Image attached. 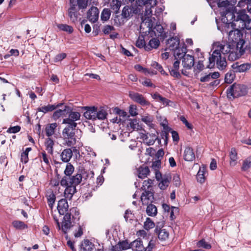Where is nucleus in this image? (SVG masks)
<instances>
[{
    "label": "nucleus",
    "instance_id": "f257e3e1",
    "mask_svg": "<svg viewBox=\"0 0 251 251\" xmlns=\"http://www.w3.org/2000/svg\"><path fill=\"white\" fill-rule=\"evenodd\" d=\"M243 34L238 29H234L229 31L228 34V42H216L213 45L214 50L209 57L208 68H214L215 65L220 70H224L227 66L225 57L223 54H228V59L233 61L239 58L248 49L245 46V41L243 38Z\"/></svg>",
    "mask_w": 251,
    "mask_h": 251
},
{
    "label": "nucleus",
    "instance_id": "f03ea898",
    "mask_svg": "<svg viewBox=\"0 0 251 251\" xmlns=\"http://www.w3.org/2000/svg\"><path fill=\"white\" fill-rule=\"evenodd\" d=\"M218 7L220 8V12L224 22L229 24L232 23L230 22L232 20L234 16V4H232L229 0H216Z\"/></svg>",
    "mask_w": 251,
    "mask_h": 251
},
{
    "label": "nucleus",
    "instance_id": "7ed1b4c3",
    "mask_svg": "<svg viewBox=\"0 0 251 251\" xmlns=\"http://www.w3.org/2000/svg\"><path fill=\"white\" fill-rule=\"evenodd\" d=\"M63 144L68 147L74 146L77 141V136L75 135V128L66 126L62 131Z\"/></svg>",
    "mask_w": 251,
    "mask_h": 251
},
{
    "label": "nucleus",
    "instance_id": "20e7f679",
    "mask_svg": "<svg viewBox=\"0 0 251 251\" xmlns=\"http://www.w3.org/2000/svg\"><path fill=\"white\" fill-rule=\"evenodd\" d=\"M226 93L229 98L243 96L247 93V87L244 85L234 83L227 89Z\"/></svg>",
    "mask_w": 251,
    "mask_h": 251
},
{
    "label": "nucleus",
    "instance_id": "39448f33",
    "mask_svg": "<svg viewBox=\"0 0 251 251\" xmlns=\"http://www.w3.org/2000/svg\"><path fill=\"white\" fill-rule=\"evenodd\" d=\"M82 179V176L81 174L77 173L75 175H71L69 177L67 176H63L60 180V183L62 186L71 185L76 187L81 183Z\"/></svg>",
    "mask_w": 251,
    "mask_h": 251
},
{
    "label": "nucleus",
    "instance_id": "423d86ee",
    "mask_svg": "<svg viewBox=\"0 0 251 251\" xmlns=\"http://www.w3.org/2000/svg\"><path fill=\"white\" fill-rule=\"evenodd\" d=\"M67 113L68 118H66L63 119L62 124H67V126L70 127L75 128L77 126V124L75 121L79 120L80 117V114L78 112L73 111L71 107L69 106V111Z\"/></svg>",
    "mask_w": 251,
    "mask_h": 251
},
{
    "label": "nucleus",
    "instance_id": "0eeeda50",
    "mask_svg": "<svg viewBox=\"0 0 251 251\" xmlns=\"http://www.w3.org/2000/svg\"><path fill=\"white\" fill-rule=\"evenodd\" d=\"M148 31L150 36H154L161 40H164L168 37V33L164 31L163 26L161 25H156L153 29L149 27Z\"/></svg>",
    "mask_w": 251,
    "mask_h": 251
},
{
    "label": "nucleus",
    "instance_id": "6e6552de",
    "mask_svg": "<svg viewBox=\"0 0 251 251\" xmlns=\"http://www.w3.org/2000/svg\"><path fill=\"white\" fill-rule=\"evenodd\" d=\"M129 97L133 101L139 103L142 106H149L150 104V102L142 95L139 93L131 92L129 93Z\"/></svg>",
    "mask_w": 251,
    "mask_h": 251
},
{
    "label": "nucleus",
    "instance_id": "1a4fd4ad",
    "mask_svg": "<svg viewBox=\"0 0 251 251\" xmlns=\"http://www.w3.org/2000/svg\"><path fill=\"white\" fill-rule=\"evenodd\" d=\"M99 16V9L95 6H92L87 13V18L89 21L93 23L96 22Z\"/></svg>",
    "mask_w": 251,
    "mask_h": 251
},
{
    "label": "nucleus",
    "instance_id": "9d476101",
    "mask_svg": "<svg viewBox=\"0 0 251 251\" xmlns=\"http://www.w3.org/2000/svg\"><path fill=\"white\" fill-rule=\"evenodd\" d=\"M249 16L246 14L245 9L239 10L238 12L234 13V16L233 18L234 21L239 23V25H241L242 23L245 22Z\"/></svg>",
    "mask_w": 251,
    "mask_h": 251
},
{
    "label": "nucleus",
    "instance_id": "9b49d317",
    "mask_svg": "<svg viewBox=\"0 0 251 251\" xmlns=\"http://www.w3.org/2000/svg\"><path fill=\"white\" fill-rule=\"evenodd\" d=\"M174 50V55L176 59H181L186 54L187 48L184 43L180 45Z\"/></svg>",
    "mask_w": 251,
    "mask_h": 251
},
{
    "label": "nucleus",
    "instance_id": "f8f14e48",
    "mask_svg": "<svg viewBox=\"0 0 251 251\" xmlns=\"http://www.w3.org/2000/svg\"><path fill=\"white\" fill-rule=\"evenodd\" d=\"M182 59V64L183 67L190 69L194 66L195 60L193 56L186 54Z\"/></svg>",
    "mask_w": 251,
    "mask_h": 251
},
{
    "label": "nucleus",
    "instance_id": "ddd939ff",
    "mask_svg": "<svg viewBox=\"0 0 251 251\" xmlns=\"http://www.w3.org/2000/svg\"><path fill=\"white\" fill-rule=\"evenodd\" d=\"M160 223H158L156 226L155 229V232L158 235L159 239L161 241H165L169 237V232L165 229H161L162 226V224L159 226Z\"/></svg>",
    "mask_w": 251,
    "mask_h": 251
},
{
    "label": "nucleus",
    "instance_id": "4468645a",
    "mask_svg": "<svg viewBox=\"0 0 251 251\" xmlns=\"http://www.w3.org/2000/svg\"><path fill=\"white\" fill-rule=\"evenodd\" d=\"M63 105V103H59L58 104H48L43 106L39 107L37 108V112H42L44 114L47 113L49 112H51L55 109L61 107Z\"/></svg>",
    "mask_w": 251,
    "mask_h": 251
},
{
    "label": "nucleus",
    "instance_id": "2eb2a0df",
    "mask_svg": "<svg viewBox=\"0 0 251 251\" xmlns=\"http://www.w3.org/2000/svg\"><path fill=\"white\" fill-rule=\"evenodd\" d=\"M68 15L72 23H75L77 22L80 14L78 10L76 9L75 4L72 5L69 8L68 10Z\"/></svg>",
    "mask_w": 251,
    "mask_h": 251
},
{
    "label": "nucleus",
    "instance_id": "dca6fc26",
    "mask_svg": "<svg viewBox=\"0 0 251 251\" xmlns=\"http://www.w3.org/2000/svg\"><path fill=\"white\" fill-rule=\"evenodd\" d=\"M68 111H69V106L64 105L62 109H58L53 113L52 118L54 120H56L61 117H66Z\"/></svg>",
    "mask_w": 251,
    "mask_h": 251
},
{
    "label": "nucleus",
    "instance_id": "f3484780",
    "mask_svg": "<svg viewBox=\"0 0 251 251\" xmlns=\"http://www.w3.org/2000/svg\"><path fill=\"white\" fill-rule=\"evenodd\" d=\"M166 44L170 50H175L180 45L179 39L177 36L171 37L167 40Z\"/></svg>",
    "mask_w": 251,
    "mask_h": 251
},
{
    "label": "nucleus",
    "instance_id": "a211bd4d",
    "mask_svg": "<svg viewBox=\"0 0 251 251\" xmlns=\"http://www.w3.org/2000/svg\"><path fill=\"white\" fill-rule=\"evenodd\" d=\"M143 204L148 205L154 200L153 194L150 191H144L141 197Z\"/></svg>",
    "mask_w": 251,
    "mask_h": 251
},
{
    "label": "nucleus",
    "instance_id": "6ab92c4d",
    "mask_svg": "<svg viewBox=\"0 0 251 251\" xmlns=\"http://www.w3.org/2000/svg\"><path fill=\"white\" fill-rule=\"evenodd\" d=\"M69 205L65 199H62L58 202L57 210L60 215H64L68 211Z\"/></svg>",
    "mask_w": 251,
    "mask_h": 251
},
{
    "label": "nucleus",
    "instance_id": "aec40b11",
    "mask_svg": "<svg viewBox=\"0 0 251 251\" xmlns=\"http://www.w3.org/2000/svg\"><path fill=\"white\" fill-rule=\"evenodd\" d=\"M86 111L84 113V116L87 119L96 120V107H86Z\"/></svg>",
    "mask_w": 251,
    "mask_h": 251
},
{
    "label": "nucleus",
    "instance_id": "412c9836",
    "mask_svg": "<svg viewBox=\"0 0 251 251\" xmlns=\"http://www.w3.org/2000/svg\"><path fill=\"white\" fill-rule=\"evenodd\" d=\"M73 156V151L71 148L64 149L60 154L61 160L65 163H68Z\"/></svg>",
    "mask_w": 251,
    "mask_h": 251
},
{
    "label": "nucleus",
    "instance_id": "4be33fe9",
    "mask_svg": "<svg viewBox=\"0 0 251 251\" xmlns=\"http://www.w3.org/2000/svg\"><path fill=\"white\" fill-rule=\"evenodd\" d=\"M195 158V153L190 147L185 148L184 152V159L187 161H192Z\"/></svg>",
    "mask_w": 251,
    "mask_h": 251
},
{
    "label": "nucleus",
    "instance_id": "5701e85b",
    "mask_svg": "<svg viewBox=\"0 0 251 251\" xmlns=\"http://www.w3.org/2000/svg\"><path fill=\"white\" fill-rule=\"evenodd\" d=\"M171 180V176L170 175H165L161 181L159 183L158 186L161 190H165L169 186Z\"/></svg>",
    "mask_w": 251,
    "mask_h": 251
},
{
    "label": "nucleus",
    "instance_id": "b1692460",
    "mask_svg": "<svg viewBox=\"0 0 251 251\" xmlns=\"http://www.w3.org/2000/svg\"><path fill=\"white\" fill-rule=\"evenodd\" d=\"M137 172L138 177L143 179L149 175L150 169L148 166L142 165L138 168Z\"/></svg>",
    "mask_w": 251,
    "mask_h": 251
},
{
    "label": "nucleus",
    "instance_id": "393cba45",
    "mask_svg": "<svg viewBox=\"0 0 251 251\" xmlns=\"http://www.w3.org/2000/svg\"><path fill=\"white\" fill-rule=\"evenodd\" d=\"M107 112L104 107H96V120H102L106 118Z\"/></svg>",
    "mask_w": 251,
    "mask_h": 251
},
{
    "label": "nucleus",
    "instance_id": "a878e982",
    "mask_svg": "<svg viewBox=\"0 0 251 251\" xmlns=\"http://www.w3.org/2000/svg\"><path fill=\"white\" fill-rule=\"evenodd\" d=\"M160 44V41L158 38H152L149 42L148 45L145 47V50H151L152 49H156Z\"/></svg>",
    "mask_w": 251,
    "mask_h": 251
},
{
    "label": "nucleus",
    "instance_id": "bb28decb",
    "mask_svg": "<svg viewBox=\"0 0 251 251\" xmlns=\"http://www.w3.org/2000/svg\"><path fill=\"white\" fill-rule=\"evenodd\" d=\"M131 249L134 251H143L144 247L141 239H137L131 242Z\"/></svg>",
    "mask_w": 251,
    "mask_h": 251
},
{
    "label": "nucleus",
    "instance_id": "cd10ccee",
    "mask_svg": "<svg viewBox=\"0 0 251 251\" xmlns=\"http://www.w3.org/2000/svg\"><path fill=\"white\" fill-rule=\"evenodd\" d=\"M135 10L134 9L133 7H131L128 6H125L122 10V18L126 19L130 18L132 16V14L134 12Z\"/></svg>",
    "mask_w": 251,
    "mask_h": 251
},
{
    "label": "nucleus",
    "instance_id": "c85d7f7f",
    "mask_svg": "<svg viewBox=\"0 0 251 251\" xmlns=\"http://www.w3.org/2000/svg\"><path fill=\"white\" fill-rule=\"evenodd\" d=\"M230 162L229 164L231 166H234L237 164V160L238 159L237 153L236 149L234 148L231 149L229 152Z\"/></svg>",
    "mask_w": 251,
    "mask_h": 251
},
{
    "label": "nucleus",
    "instance_id": "c756f323",
    "mask_svg": "<svg viewBox=\"0 0 251 251\" xmlns=\"http://www.w3.org/2000/svg\"><path fill=\"white\" fill-rule=\"evenodd\" d=\"M54 145V141L51 138H48L46 140L45 146L46 150L51 155L53 153V146Z\"/></svg>",
    "mask_w": 251,
    "mask_h": 251
},
{
    "label": "nucleus",
    "instance_id": "7c9ffc66",
    "mask_svg": "<svg viewBox=\"0 0 251 251\" xmlns=\"http://www.w3.org/2000/svg\"><path fill=\"white\" fill-rule=\"evenodd\" d=\"M234 69L236 72L243 73L249 70L251 67V64L250 63H244L240 65H236V66H233Z\"/></svg>",
    "mask_w": 251,
    "mask_h": 251
},
{
    "label": "nucleus",
    "instance_id": "2f4dec72",
    "mask_svg": "<svg viewBox=\"0 0 251 251\" xmlns=\"http://www.w3.org/2000/svg\"><path fill=\"white\" fill-rule=\"evenodd\" d=\"M205 173V168L204 167H200L197 173V181L201 183H203L205 181L204 174Z\"/></svg>",
    "mask_w": 251,
    "mask_h": 251
},
{
    "label": "nucleus",
    "instance_id": "473e14b6",
    "mask_svg": "<svg viewBox=\"0 0 251 251\" xmlns=\"http://www.w3.org/2000/svg\"><path fill=\"white\" fill-rule=\"evenodd\" d=\"M12 225L14 227V228L18 230H22L24 229L27 228L28 227L27 225L25 224L24 222L21 221H14L12 223Z\"/></svg>",
    "mask_w": 251,
    "mask_h": 251
},
{
    "label": "nucleus",
    "instance_id": "72a5a7b5",
    "mask_svg": "<svg viewBox=\"0 0 251 251\" xmlns=\"http://www.w3.org/2000/svg\"><path fill=\"white\" fill-rule=\"evenodd\" d=\"M111 15V11L108 8H104L102 11L100 15V19L101 21L104 23L108 21Z\"/></svg>",
    "mask_w": 251,
    "mask_h": 251
},
{
    "label": "nucleus",
    "instance_id": "f704fd0d",
    "mask_svg": "<svg viewBox=\"0 0 251 251\" xmlns=\"http://www.w3.org/2000/svg\"><path fill=\"white\" fill-rule=\"evenodd\" d=\"M146 212L150 216H155L157 213V208L154 205L150 204L147 206Z\"/></svg>",
    "mask_w": 251,
    "mask_h": 251
},
{
    "label": "nucleus",
    "instance_id": "c9c22d12",
    "mask_svg": "<svg viewBox=\"0 0 251 251\" xmlns=\"http://www.w3.org/2000/svg\"><path fill=\"white\" fill-rule=\"evenodd\" d=\"M47 200H48V203L49 207L51 209H52L53 204L55 201L56 200V196L53 193V192L52 191L50 192L48 195L47 196Z\"/></svg>",
    "mask_w": 251,
    "mask_h": 251
},
{
    "label": "nucleus",
    "instance_id": "e433bc0d",
    "mask_svg": "<svg viewBox=\"0 0 251 251\" xmlns=\"http://www.w3.org/2000/svg\"><path fill=\"white\" fill-rule=\"evenodd\" d=\"M57 26L59 29L66 31L70 34L72 33L74 31L72 26L66 24H58L57 25Z\"/></svg>",
    "mask_w": 251,
    "mask_h": 251
},
{
    "label": "nucleus",
    "instance_id": "4c0bfd02",
    "mask_svg": "<svg viewBox=\"0 0 251 251\" xmlns=\"http://www.w3.org/2000/svg\"><path fill=\"white\" fill-rule=\"evenodd\" d=\"M57 127L56 123H52L46 128V135L50 137L53 135L54 133V129Z\"/></svg>",
    "mask_w": 251,
    "mask_h": 251
},
{
    "label": "nucleus",
    "instance_id": "58836bf2",
    "mask_svg": "<svg viewBox=\"0 0 251 251\" xmlns=\"http://www.w3.org/2000/svg\"><path fill=\"white\" fill-rule=\"evenodd\" d=\"M238 27L241 29H251V19L249 17L241 25H239Z\"/></svg>",
    "mask_w": 251,
    "mask_h": 251
},
{
    "label": "nucleus",
    "instance_id": "ea45409f",
    "mask_svg": "<svg viewBox=\"0 0 251 251\" xmlns=\"http://www.w3.org/2000/svg\"><path fill=\"white\" fill-rule=\"evenodd\" d=\"M154 226V222L150 218H147L144 224V228L147 230H149Z\"/></svg>",
    "mask_w": 251,
    "mask_h": 251
},
{
    "label": "nucleus",
    "instance_id": "a19ab883",
    "mask_svg": "<svg viewBox=\"0 0 251 251\" xmlns=\"http://www.w3.org/2000/svg\"><path fill=\"white\" fill-rule=\"evenodd\" d=\"M74 171V167L71 163H68L66 165V168L64 171L65 176H70Z\"/></svg>",
    "mask_w": 251,
    "mask_h": 251
},
{
    "label": "nucleus",
    "instance_id": "79ce46f5",
    "mask_svg": "<svg viewBox=\"0 0 251 251\" xmlns=\"http://www.w3.org/2000/svg\"><path fill=\"white\" fill-rule=\"evenodd\" d=\"M251 167V158L248 157L243 161L241 170L243 171H246Z\"/></svg>",
    "mask_w": 251,
    "mask_h": 251
},
{
    "label": "nucleus",
    "instance_id": "37998d69",
    "mask_svg": "<svg viewBox=\"0 0 251 251\" xmlns=\"http://www.w3.org/2000/svg\"><path fill=\"white\" fill-rule=\"evenodd\" d=\"M121 2L118 0H113L111 4V9L116 13H118L120 8L121 7Z\"/></svg>",
    "mask_w": 251,
    "mask_h": 251
},
{
    "label": "nucleus",
    "instance_id": "c03bdc74",
    "mask_svg": "<svg viewBox=\"0 0 251 251\" xmlns=\"http://www.w3.org/2000/svg\"><path fill=\"white\" fill-rule=\"evenodd\" d=\"M145 39L146 37L143 35L140 36L136 41V46L139 48H144L145 49V47L147 46L145 41Z\"/></svg>",
    "mask_w": 251,
    "mask_h": 251
},
{
    "label": "nucleus",
    "instance_id": "a18cd8bd",
    "mask_svg": "<svg viewBox=\"0 0 251 251\" xmlns=\"http://www.w3.org/2000/svg\"><path fill=\"white\" fill-rule=\"evenodd\" d=\"M66 187L65 190V194H67V193L70 195V198H72L73 194L76 191V187L75 186L68 185V186H64Z\"/></svg>",
    "mask_w": 251,
    "mask_h": 251
},
{
    "label": "nucleus",
    "instance_id": "49530a36",
    "mask_svg": "<svg viewBox=\"0 0 251 251\" xmlns=\"http://www.w3.org/2000/svg\"><path fill=\"white\" fill-rule=\"evenodd\" d=\"M82 249L84 251H92L94 246L92 243L89 240H85L82 244Z\"/></svg>",
    "mask_w": 251,
    "mask_h": 251
},
{
    "label": "nucleus",
    "instance_id": "de8ad7c7",
    "mask_svg": "<svg viewBox=\"0 0 251 251\" xmlns=\"http://www.w3.org/2000/svg\"><path fill=\"white\" fill-rule=\"evenodd\" d=\"M73 226L71 222H66L63 221L61 226V229L62 231L66 234L68 229H69Z\"/></svg>",
    "mask_w": 251,
    "mask_h": 251
},
{
    "label": "nucleus",
    "instance_id": "09e8293b",
    "mask_svg": "<svg viewBox=\"0 0 251 251\" xmlns=\"http://www.w3.org/2000/svg\"><path fill=\"white\" fill-rule=\"evenodd\" d=\"M138 1L139 5L149 4L151 7H152L156 4V0H138Z\"/></svg>",
    "mask_w": 251,
    "mask_h": 251
},
{
    "label": "nucleus",
    "instance_id": "8fccbe9b",
    "mask_svg": "<svg viewBox=\"0 0 251 251\" xmlns=\"http://www.w3.org/2000/svg\"><path fill=\"white\" fill-rule=\"evenodd\" d=\"M199 248H203L205 249H210L211 246L210 244L207 243L204 239L199 241L197 244Z\"/></svg>",
    "mask_w": 251,
    "mask_h": 251
},
{
    "label": "nucleus",
    "instance_id": "3c124183",
    "mask_svg": "<svg viewBox=\"0 0 251 251\" xmlns=\"http://www.w3.org/2000/svg\"><path fill=\"white\" fill-rule=\"evenodd\" d=\"M169 70L171 75L173 77L178 79L181 78V74L178 72V69H175V68L170 67L169 69Z\"/></svg>",
    "mask_w": 251,
    "mask_h": 251
},
{
    "label": "nucleus",
    "instance_id": "603ef678",
    "mask_svg": "<svg viewBox=\"0 0 251 251\" xmlns=\"http://www.w3.org/2000/svg\"><path fill=\"white\" fill-rule=\"evenodd\" d=\"M234 78V74L232 72H228L225 75V81L226 83L230 84Z\"/></svg>",
    "mask_w": 251,
    "mask_h": 251
},
{
    "label": "nucleus",
    "instance_id": "864d4df0",
    "mask_svg": "<svg viewBox=\"0 0 251 251\" xmlns=\"http://www.w3.org/2000/svg\"><path fill=\"white\" fill-rule=\"evenodd\" d=\"M122 250H126L131 248V243H128L127 240L123 241L118 243Z\"/></svg>",
    "mask_w": 251,
    "mask_h": 251
},
{
    "label": "nucleus",
    "instance_id": "5fc2aeb1",
    "mask_svg": "<svg viewBox=\"0 0 251 251\" xmlns=\"http://www.w3.org/2000/svg\"><path fill=\"white\" fill-rule=\"evenodd\" d=\"M173 182L174 184L176 187H179L181 185V180L179 175H178L177 174H175L173 175Z\"/></svg>",
    "mask_w": 251,
    "mask_h": 251
},
{
    "label": "nucleus",
    "instance_id": "6e6d98bb",
    "mask_svg": "<svg viewBox=\"0 0 251 251\" xmlns=\"http://www.w3.org/2000/svg\"><path fill=\"white\" fill-rule=\"evenodd\" d=\"M77 5L79 9H85L88 5V0H77Z\"/></svg>",
    "mask_w": 251,
    "mask_h": 251
},
{
    "label": "nucleus",
    "instance_id": "4d7b16f0",
    "mask_svg": "<svg viewBox=\"0 0 251 251\" xmlns=\"http://www.w3.org/2000/svg\"><path fill=\"white\" fill-rule=\"evenodd\" d=\"M21 130V127L19 126H11L7 130V132L9 133H16L19 132Z\"/></svg>",
    "mask_w": 251,
    "mask_h": 251
},
{
    "label": "nucleus",
    "instance_id": "13d9d810",
    "mask_svg": "<svg viewBox=\"0 0 251 251\" xmlns=\"http://www.w3.org/2000/svg\"><path fill=\"white\" fill-rule=\"evenodd\" d=\"M66 57V54L65 53H61L58 54H57L54 57V61L55 62H57L61 61Z\"/></svg>",
    "mask_w": 251,
    "mask_h": 251
},
{
    "label": "nucleus",
    "instance_id": "bf43d9fd",
    "mask_svg": "<svg viewBox=\"0 0 251 251\" xmlns=\"http://www.w3.org/2000/svg\"><path fill=\"white\" fill-rule=\"evenodd\" d=\"M123 18L121 17L119 15L115 16L114 18L115 25L118 26L121 25L124 22V21L122 19Z\"/></svg>",
    "mask_w": 251,
    "mask_h": 251
},
{
    "label": "nucleus",
    "instance_id": "052dcab7",
    "mask_svg": "<svg viewBox=\"0 0 251 251\" xmlns=\"http://www.w3.org/2000/svg\"><path fill=\"white\" fill-rule=\"evenodd\" d=\"M179 119L188 128L190 129L192 128L193 126L192 125L188 122V121L183 116H180Z\"/></svg>",
    "mask_w": 251,
    "mask_h": 251
},
{
    "label": "nucleus",
    "instance_id": "680f3d73",
    "mask_svg": "<svg viewBox=\"0 0 251 251\" xmlns=\"http://www.w3.org/2000/svg\"><path fill=\"white\" fill-rule=\"evenodd\" d=\"M114 28L113 26L110 25H106L103 27L102 31L105 34H109L112 30H114Z\"/></svg>",
    "mask_w": 251,
    "mask_h": 251
},
{
    "label": "nucleus",
    "instance_id": "e2e57ef3",
    "mask_svg": "<svg viewBox=\"0 0 251 251\" xmlns=\"http://www.w3.org/2000/svg\"><path fill=\"white\" fill-rule=\"evenodd\" d=\"M129 112L132 116H135L137 115L136 111V107L135 105H130L129 107Z\"/></svg>",
    "mask_w": 251,
    "mask_h": 251
},
{
    "label": "nucleus",
    "instance_id": "0e129e2a",
    "mask_svg": "<svg viewBox=\"0 0 251 251\" xmlns=\"http://www.w3.org/2000/svg\"><path fill=\"white\" fill-rule=\"evenodd\" d=\"M151 65L153 68L156 69L159 72H162L163 67H162V66L161 65H160L157 62H156L155 61L153 62H152Z\"/></svg>",
    "mask_w": 251,
    "mask_h": 251
},
{
    "label": "nucleus",
    "instance_id": "69168bd1",
    "mask_svg": "<svg viewBox=\"0 0 251 251\" xmlns=\"http://www.w3.org/2000/svg\"><path fill=\"white\" fill-rule=\"evenodd\" d=\"M114 111L116 114L119 115L120 116L125 117L126 115V112L124 110L120 109L119 108H115Z\"/></svg>",
    "mask_w": 251,
    "mask_h": 251
},
{
    "label": "nucleus",
    "instance_id": "338daca9",
    "mask_svg": "<svg viewBox=\"0 0 251 251\" xmlns=\"http://www.w3.org/2000/svg\"><path fill=\"white\" fill-rule=\"evenodd\" d=\"M41 155L43 161L48 165H50V161L49 158L45 151L41 152Z\"/></svg>",
    "mask_w": 251,
    "mask_h": 251
},
{
    "label": "nucleus",
    "instance_id": "774afa93",
    "mask_svg": "<svg viewBox=\"0 0 251 251\" xmlns=\"http://www.w3.org/2000/svg\"><path fill=\"white\" fill-rule=\"evenodd\" d=\"M130 126L133 128V129H139V125L138 123H137V120H133L131 121L130 123Z\"/></svg>",
    "mask_w": 251,
    "mask_h": 251
}]
</instances>
